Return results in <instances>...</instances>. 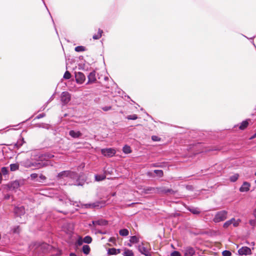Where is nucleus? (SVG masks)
I'll use <instances>...</instances> for the list:
<instances>
[{"label": "nucleus", "instance_id": "20", "mask_svg": "<svg viewBox=\"0 0 256 256\" xmlns=\"http://www.w3.org/2000/svg\"><path fill=\"white\" fill-rule=\"evenodd\" d=\"M102 30H99L98 34H94L93 36V38L94 40L99 39L102 36Z\"/></svg>", "mask_w": 256, "mask_h": 256}, {"label": "nucleus", "instance_id": "21", "mask_svg": "<svg viewBox=\"0 0 256 256\" xmlns=\"http://www.w3.org/2000/svg\"><path fill=\"white\" fill-rule=\"evenodd\" d=\"M128 234L129 232L127 229H122L120 231V234L122 236H126Z\"/></svg>", "mask_w": 256, "mask_h": 256}, {"label": "nucleus", "instance_id": "27", "mask_svg": "<svg viewBox=\"0 0 256 256\" xmlns=\"http://www.w3.org/2000/svg\"><path fill=\"white\" fill-rule=\"evenodd\" d=\"M154 172L159 177H161L163 175V172L161 170H154Z\"/></svg>", "mask_w": 256, "mask_h": 256}, {"label": "nucleus", "instance_id": "18", "mask_svg": "<svg viewBox=\"0 0 256 256\" xmlns=\"http://www.w3.org/2000/svg\"><path fill=\"white\" fill-rule=\"evenodd\" d=\"M15 212L18 214L21 215L24 212V210L22 207L18 208H16Z\"/></svg>", "mask_w": 256, "mask_h": 256}, {"label": "nucleus", "instance_id": "46", "mask_svg": "<svg viewBox=\"0 0 256 256\" xmlns=\"http://www.w3.org/2000/svg\"><path fill=\"white\" fill-rule=\"evenodd\" d=\"M177 256H180V254L177 252Z\"/></svg>", "mask_w": 256, "mask_h": 256}, {"label": "nucleus", "instance_id": "1", "mask_svg": "<svg viewBox=\"0 0 256 256\" xmlns=\"http://www.w3.org/2000/svg\"><path fill=\"white\" fill-rule=\"evenodd\" d=\"M138 250L146 256H152L150 252L151 248L148 242H142L138 246Z\"/></svg>", "mask_w": 256, "mask_h": 256}, {"label": "nucleus", "instance_id": "44", "mask_svg": "<svg viewBox=\"0 0 256 256\" xmlns=\"http://www.w3.org/2000/svg\"><path fill=\"white\" fill-rule=\"evenodd\" d=\"M2 176L1 173L0 172V184L2 182Z\"/></svg>", "mask_w": 256, "mask_h": 256}, {"label": "nucleus", "instance_id": "22", "mask_svg": "<svg viewBox=\"0 0 256 256\" xmlns=\"http://www.w3.org/2000/svg\"><path fill=\"white\" fill-rule=\"evenodd\" d=\"M239 175L238 174H236L230 176V180L232 182H236L238 178Z\"/></svg>", "mask_w": 256, "mask_h": 256}, {"label": "nucleus", "instance_id": "41", "mask_svg": "<svg viewBox=\"0 0 256 256\" xmlns=\"http://www.w3.org/2000/svg\"><path fill=\"white\" fill-rule=\"evenodd\" d=\"M171 256H176V252H174L171 254Z\"/></svg>", "mask_w": 256, "mask_h": 256}, {"label": "nucleus", "instance_id": "10", "mask_svg": "<svg viewBox=\"0 0 256 256\" xmlns=\"http://www.w3.org/2000/svg\"><path fill=\"white\" fill-rule=\"evenodd\" d=\"M88 84L94 82L96 80V74L94 72H90L88 76Z\"/></svg>", "mask_w": 256, "mask_h": 256}, {"label": "nucleus", "instance_id": "11", "mask_svg": "<svg viewBox=\"0 0 256 256\" xmlns=\"http://www.w3.org/2000/svg\"><path fill=\"white\" fill-rule=\"evenodd\" d=\"M92 224L94 226H96L97 225L105 226L107 224V222L104 220H100L92 221Z\"/></svg>", "mask_w": 256, "mask_h": 256}, {"label": "nucleus", "instance_id": "23", "mask_svg": "<svg viewBox=\"0 0 256 256\" xmlns=\"http://www.w3.org/2000/svg\"><path fill=\"white\" fill-rule=\"evenodd\" d=\"M123 152L125 154H130L131 152V149L128 146H125L123 148Z\"/></svg>", "mask_w": 256, "mask_h": 256}, {"label": "nucleus", "instance_id": "4", "mask_svg": "<svg viewBox=\"0 0 256 256\" xmlns=\"http://www.w3.org/2000/svg\"><path fill=\"white\" fill-rule=\"evenodd\" d=\"M101 152L102 154L106 156L112 157L115 154L116 151L114 148H108L102 149Z\"/></svg>", "mask_w": 256, "mask_h": 256}, {"label": "nucleus", "instance_id": "2", "mask_svg": "<svg viewBox=\"0 0 256 256\" xmlns=\"http://www.w3.org/2000/svg\"><path fill=\"white\" fill-rule=\"evenodd\" d=\"M41 162H30L28 161L26 162L24 166L26 167H31L34 166L38 168H42L43 166H46L48 165V160H46L45 162H42V158L40 160Z\"/></svg>", "mask_w": 256, "mask_h": 256}, {"label": "nucleus", "instance_id": "14", "mask_svg": "<svg viewBox=\"0 0 256 256\" xmlns=\"http://www.w3.org/2000/svg\"><path fill=\"white\" fill-rule=\"evenodd\" d=\"M232 220V226H234V227H236L238 226L240 223V222L241 220L240 219H235L234 218H232L231 219Z\"/></svg>", "mask_w": 256, "mask_h": 256}, {"label": "nucleus", "instance_id": "32", "mask_svg": "<svg viewBox=\"0 0 256 256\" xmlns=\"http://www.w3.org/2000/svg\"><path fill=\"white\" fill-rule=\"evenodd\" d=\"M70 76L71 74L68 71H66L64 76V78L66 79H69L70 78Z\"/></svg>", "mask_w": 256, "mask_h": 256}, {"label": "nucleus", "instance_id": "45", "mask_svg": "<svg viewBox=\"0 0 256 256\" xmlns=\"http://www.w3.org/2000/svg\"><path fill=\"white\" fill-rule=\"evenodd\" d=\"M70 256H76L74 254H70Z\"/></svg>", "mask_w": 256, "mask_h": 256}, {"label": "nucleus", "instance_id": "35", "mask_svg": "<svg viewBox=\"0 0 256 256\" xmlns=\"http://www.w3.org/2000/svg\"><path fill=\"white\" fill-rule=\"evenodd\" d=\"M190 211L194 214H197L200 213L199 210L197 208H192Z\"/></svg>", "mask_w": 256, "mask_h": 256}, {"label": "nucleus", "instance_id": "6", "mask_svg": "<svg viewBox=\"0 0 256 256\" xmlns=\"http://www.w3.org/2000/svg\"><path fill=\"white\" fill-rule=\"evenodd\" d=\"M70 100V94L66 92H62L61 95V100L62 102L64 104H68Z\"/></svg>", "mask_w": 256, "mask_h": 256}, {"label": "nucleus", "instance_id": "3", "mask_svg": "<svg viewBox=\"0 0 256 256\" xmlns=\"http://www.w3.org/2000/svg\"><path fill=\"white\" fill-rule=\"evenodd\" d=\"M226 212L225 211H222L218 212L215 216L214 221L215 222H218L223 221L226 218Z\"/></svg>", "mask_w": 256, "mask_h": 256}, {"label": "nucleus", "instance_id": "16", "mask_svg": "<svg viewBox=\"0 0 256 256\" xmlns=\"http://www.w3.org/2000/svg\"><path fill=\"white\" fill-rule=\"evenodd\" d=\"M124 256H134V254L132 250L125 249L124 252Z\"/></svg>", "mask_w": 256, "mask_h": 256}, {"label": "nucleus", "instance_id": "33", "mask_svg": "<svg viewBox=\"0 0 256 256\" xmlns=\"http://www.w3.org/2000/svg\"><path fill=\"white\" fill-rule=\"evenodd\" d=\"M105 178V176H96V180L97 181H100L104 180Z\"/></svg>", "mask_w": 256, "mask_h": 256}, {"label": "nucleus", "instance_id": "34", "mask_svg": "<svg viewBox=\"0 0 256 256\" xmlns=\"http://www.w3.org/2000/svg\"><path fill=\"white\" fill-rule=\"evenodd\" d=\"M222 254L223 256H231L232 255L231 252L228 250H224Z\"/></svg>", "mask_w": 256, "mask_h": 256}, {"label": "nucleus", "instance_id": "7", "mask_svg": "<svg viewBox=\"0 0 256 256\" xmlns=\"http://www.w3.org/2000/svg\"><path fill=\"white\" fill-rule=\"evenodd\" d=\"M75 78L76 82L80 84H82L86 79L84 75L80 72H76Z\"/></svg>", "mask_w": 256, "mask_h": 256}, {"label": "nucleus", "instance_id": "19", "mask_svg": "<svg viewBox=\"0 0 256 256\" xmlns=\"http://www.w3.org/2000/svg\"><path fill=\"white\" fill-rule=\"evenodd\" d=\"M248 122L247 120L244 121L242 122L239 128L240 130H244L248 126Z\"/></svg>", "mask_w": 256, "mask_h": 256}, {"label": "nucleus", "instance_id": "28", "mask_svg": "<svg viewBox=\"0 0 256 256\" xmlns=\"http://www.w3.org/2000/svg\"><path fill=\"white\" fill-rule=\"evenodd\" d=\"M19 186V184L18 182H14L11 184V188H17Z\"/></svg>", "mask_w": 256, "mask_h": 256}, {"label": "nucleus", "instance_id": "43", "mask_svg": "<svg viewBox=\"0 0 256 256\" xmlns=\"http://www.w3.org/2000/svg\"><path fill=\"white\" fill-rule=\"evenodd\" d=\"M254 217L256 218V209L254 212Z\"/></svg>", "mask_w": 256, "mask_h": 256}, {"label": "nucleus", "instance_id": "39", "mask_svg": "<svg viewBox=\"0 0 256 256\" xmlns=\"http://www.w3.org/2000/svg\"><path fill=\"white\" fill-rule=\"evenodd\" d=\"M38 176V175L37 174H32L30 175V178L32 179V180H34Z\"/></svg>", "mask_w": 256, "mask_h": 256}, {"label": "nucleus", "instance_id": "17", "mask_svg": "<svg viewBox=\"0 0 256 256\" xmlns=\"http://www.w3.org/2000/svg\"><path fill=\"white\" fill-rule=\"evenodd\" d=\"M139 241V238L136 236H132L130 238V242L132 244H136Z\"/></svg>", "mask_w": 256, "mask_h": 256}, {"label": "nucleus", "instance_id": "48", "mask_svg": "<svg viewBox=\"0 0 256 256\" xmlns=\"http://www.w3.org/2000/svg\"><path fill=\"white\" fill-rule=\"evenodd\" d=\"M128 246H132V245H131V244H128Z\"/></svg>", "mask_w": 256, "mask_h": 256}, {"label": "nucleus", "instance_id": "8", "mask_svg": "<svg viewBox=\"0 0 256 256\" xmlns=\"http://www.w3.org/2000/svg\"><path fill=\"white\" fill-rule=\"evenodd\" d=\"M250 184L248 182H244L240 188L241 192H248L250 190Z\"/></svg>", "mask_w": 256, "mask_h": 256}, {"label": "nucleus", "instance_id": "25", "mask_svg": "<svg viewBox=\"0 0 256 256\" xmlns=\"http://www.w3.org/2000/svg\"><path fill=\"white\" fill-rule=\"evenodd\" d=\"M19 166L18 164H13L10 165V170L12 171H14L18 168Z\"/></svg>", "mask_w": 256, "mask_h": 256}, {"label": "nucleus", "instance_id": "30", "mask_svg": "<svg viewBox=\"0 0 256 256\" xmlns=\"http://www.w3.org/2000/svg\"><path fill=\"white\" fill-rule=\"evenodd\" d=\"M232 224V220H229L226 221L224 224V228H228L230 225Z\"/></svg>", "mask_w": 256, "mask_h": 256}, {"label": "nucleus", "instance_id": "37", "mask_svg": "<svg viewBox=\"0 0 256 256\" xmlns=\"http://www.w3.org/2000/svg\"><path fill=\"white\" fill-rule=\"evenodd\" d=\"M2 172L4 174H6L8 173L7 168L6 167L2 168Z\"/></svg>", "mask_w": 256, "mask_h": 256}, {"label": "nucleus", "instance_id": "50", "mask_svg": "<svg viewBox=\"0 0 256 256\" xmlns=\"http://www.w3.org/2000/svg\"><path fill=\"white\" fill-rule=\"evenodd\" d=\"M255 183L256 184V180H255Z\"/></svg>", "mask_w": 256, "mask_h": 256}, {"label": "nucleus", "instance_id": "26", "mask_svg": "<svg viewBox=\"0 0 256 256\" xmlns=\"http://www.w3.org/2000/svg\"><path fill=\"white\" fill-rule=\"evenodd\" d=\"M85 50V48L82 46H78L75 48V50L78 52H83Z\"/></svg>", "mask_w": 256, "mask_h": 256}, {"label": "nucleus", "instance_id": "5", "mask_svg": "<svg viewBox=\"0 0 256 256\" xmlns=\"http://www.w3.org/2000/svg\"><path fill=\"white\" fill-rule=\"evenodd\" d=\"M238 253L240 255H248L252 254L250 248L247 246H242L238 250Z\"/></svg>", "mask_w": 256, "mask_h": 256}, {"label": "nucleus", "instance_id": "12", "mask_svg": "<svg viewBox=\"0 0 256 256\" xmlns=\"http://www.w3.org/2000/svg\"><path fill=\"white\" fill-rule=\"evenodd\" d=\"M74 174L69 171H64L58 174L59 177L70 176L72 177Z\"/></svg>", "mask_w": 256, "mask_h": 256}, {"label": "nucleus", "instance_id": "24", "mask_svg": "<svg viewBox=\"0 0 256 256\" xmlns=\"http://www.w3.org/2000/svg\"><path fill=\"white\" fill-rule=\"evenodd\" d=\"M82 251L85 254H88L90 251V248L88 246L84 245L82 247Z\"/></svg>", "mask_w": 256, "mask_h": 256}, {"label": "nucleus", "instance_id": "15", "mask_svg": "<svg viewBox=\"0 0 256 256\" xmlns=\"http://www.w3.org/2000/svg\"><path fill=\"white\" fill-rule=\"evenodd\" d=\"M80 132H75L74 130H70V135L73 138H78L80 136Z\"/></svg>", "mask_w": 256, "mask_h": 256}, {"label": "nucleus", "instance_id": "13", "mask_svg": "<svg viewBox=\"0 0 256 256\" xmlns=\"http://www.w3.org/2000/svg\"><path fill=\"white\" fill-rule=\"evenodd\" d=\"M194 254V250L192 248H188L185 250L184 256H192Z\"/></svg>", "mask_w": 256, "mask_h": 256}, {"label": "nucleus", "instance_id": "47", "mask_svg": "<svg viewBox=\"0 0 256 256\" xmlns=\"http://www.w3.org/2000/svg\"><path fill=\"white\" fill-rule=\"evenodd\" d=\"M48 246L46 244H45L44 245V246Z\"/></svg>", "mask_w": 256, "mask_h": 256}, {"label": "nucleus", "instance_id": "29", "mask_svg": "<svg viewBox=\"0 0 256 256\" xmlns=\"http://www.w3.org/2000/svg\"><path fill=\"white\" fill-rule=\"evenodd\" d=\"M92 238L89 236H86L84 238V241L85 243L89 244L92 242Z\"/></svg>", "mask_w": 256, "mask_h": 256}, {"label": "nucleus", "instance_id": "40", "mask_svg": "<svg viewBox=\"0 0 256 256\" xmlns=\"http://www.w3.org/2000/svg\"><path fill=\"white\" fill-rule=\"evenodd\" d=\"M102 109L104 111H107V110H110V107H105V108H104Z\"/></svg>", "mask_w": 256, "mask_h": 256}, {"label": "nucleus", "instance_id": "9", "mask_svg": "<svg viewBox=\"0 0 256 256\" xmlns=\"http://www.w3.org/2000/svg\"><path fill=\"white\" fill-rule=\"evenodd\" d=\"M120 252V249H116L115 248H109L108 250V255H116Z\"/></svg>", "mask_w": 256, "mask_h": 256}, {"label": "nucleus", "instance_id": "42", "mask_svg": "<svg viewBox=\"0 0 256 256\" xmlns=\"http://www.w3.org/2000/svg\"><path fill=\"white\" fill-rule=\"evenodd\" d=\"M256 138V132L251 137L250 139H252Z\"/></svg>", "mask_w": 256, "mask_h": 256}, {"label": "nucleus", "instance_id": "38", "mask_svg": "<svg viewBox=\"0 0 256 256\" xmlns=\"http://www.w3.org/2000/svg\"><path fill=\"white\" fill-rule=\"evenodd\" d=\"M250 224L251 226H254L256 225V219L254 220H250Z\"/></svg>", "mask_w": 256, "mask_h": 256}, {"label": "nucleus", "instance_id": "31", "mask_svg": "<svg viewBox=\"0 0 256 256\" xmlns=\"http://www.w3.org/2000/svg\"><path fill=\"white\" fill-rule=\"evenodd\" d=\"M138 117L136 114L130 115L127 116L128 120H135L137 119Z\"/></svg>", "mask_w": 256, "mask_h": 256}, {"label": "nucleus", "instance_id": "49", "mask_svg": "<svg viewBox=\"0 0 256 256\" xmlns=\"http://www.w3.org/2000/svg\"><path fill=\"white\" fill-rule=\"evenodd\" d=\"M254 174H255V176H256V172H255Z\"/></svg>", "mask_w": 256, "mask_h": 256}, {"label": "nucleus", "instance_id": "36", "mask_svg": "<svg viewBox=\"0 0 256 256\" xmlns=\"http://www.w3.org/2000/svg\"><path fill=\"white\" fill-rule=\"evenodd\" d=\"M152 140L155 142H158L160 140V138L156 136H153L152 137Z\"/></svg>", "mask_w": 256, "mask_h": 256}]
</instances>
